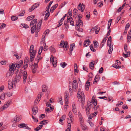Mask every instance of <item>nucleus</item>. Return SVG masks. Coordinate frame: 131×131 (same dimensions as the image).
<instances>
[{"instance_id":"obj_1","label":"nucleus","mask_w":131,"mask_h":131,"mask_svg":"<svg viewBox=\"0 0 131 131\" xmlns=\"http://www.w3.org/2000/svg\"><path fill=\"white\" fill-rule=\"evenodd\" d=\"M82 16L81 15L79 14L78 17L76 16L75 19H78V21H77L76 24V28L77 30L82 32L83 31V30L82 28H80L83 26V22L82 21L80 20V19L82 18Z\"/></svg>"},{"instance_id":"obj_2","label":"nucleus","mask_w":131,"mask_h":131,"mask_svg":"<svg viewBox=\"0 0 131 131\" xmlns=\"http://www.w3.org/2000/svg\"><path fill=\"white\" fill-rule=\"evenodd\" d=\"M77 96L79 101L82 103V107L84 109V106L83 103L85 101L84 95L83 92L81 91V89H78Z\"/></svg>"},{"instance_id":"obj_3","label":"nucleus","mask_w":131,"mask_h":131,"mask_svg":"<svg viewBox=\"0 0 131 131\" xmlns=\"http://www.w3.org/2000/svg\"><path fill=\"white\" fill-rule=\"evenodd\" d=\"M93 104L92 103H91L90 101H88L87 107H85V111L87 115H88L90 113V109L93 107Z\"/></svg>"},{"instance_id":"obj_4","label":"nucleus","mask_w":131,"mask_h":131,"mask_svg":"<svg viewBox=\"0 0 131 131\" xmlns=\"http://www.w3.org/2000/svg\"><path fill=\"white\" fill-rule=\"evenodd\" d=\"M39 61L37 60V61L35 59V62L32 66V71L33 73H35L38 67V63Z\"/></svg>"},{"instance_id":"obj_5","label":"nucleus","mask_w":131,"mask_h":131,"mask_svg":"<svg viewBox=\"0 0 131 131\" xmlns=\"http://www.w3.org/2000/svg\"><path fill=\"white\" fill-rule=\"evenodd\" d=\"M60 47L61 48H64L65 51L67 50V49L68 48V45L67 42H65L64 40H62L60 44Z\"/></svg>"},{"instance_id":"obj_6","label":"nucleus","mask_w":131,"mask_h":131,"mask_svg":"<svg viewBox=\"0 0 131 131\" xmlns=\"http://www.w3.org/2000/svg\"><path fill=\"white\" fill-rule=\"evenodd\" d=\"M95 97L93 96L92 98V100L91 103H92L93 104V108L94 110H96L99 108L98 106H96L97 104V102L96 99H95Z\"/></svg>"},{"instance_id":"obj_7","label":"nucleus","mask_w":131,"mask_h":131,"mask_svg":"<svg viewBox=\"0 0 131 131\" xmlns=\"http://www.w3.org/2000/svg\"><path fill=\"white\" fill-rule=\"evenodd\" d=\"M43 47L42 46L40 47V49L39 50L38 54L36 58L35 59L37 61V60H40L42 59V57L40 56V54L43 50Z\"/></svg>"},{"instance_id":"obj_8","label":"nucleus","mask_w":131,"mask_h":131,"mask_svg":"<svg viewBox=\"0 0 131 131\" xmlns=\"http://www.w3.org/2000/svg\"><path fill=\"white\" fill-rule=\"evenodd\" d=\"M21 74H22L23 80V83H25L26 81L27 76V73L26 71H24L23 72L21 71Z\"/></svg>"},{"instance_id":"obj_9","label":"nucleus","mask_w":131,"mask_h":131,"mask_svg":"<svg viewBox=\"0 0 131 131\" xmlns=\"http://www.w3.org/2000/svg\"><path fill=\"white\" fill-rule=\"evenodd\" d=\"M43 95L42 92H40L38 94L37 98L34 101V104L35 105L37 104L39 102V101L41 99V97Z\"/></svg>"},{"instance_id":"obj_10","label":"nucleus","mask_w":131,"mask_h":131,"mask_svg":"<svg viewBox=\"0 0 131 131\" xmlns=\"http://www.w3.org/2000/svg\"><path fill=\"white\" fill-rule=\"evenodd\" d=\"M50 61L52 62L53 66L54 67H56L57 66V59L55 57H54L53 55L51 56Z\"/></svg>"},{"instance_id":"obj_11","label":"nucleus","mask_w":131,"mask_h":131,"mask_svg":"<svg viewBox=\"0 0 131 131\" xmlns=\"http://www.w3.org/2000/svg\"><path fill=\"white\" fill-rule=\"evenodd\" d=\"M77 86V84H72L71 85H69V88L70 92L72 93V91H75Z\"/></svg>"},{"instance_id":"obj_12","label":"nucleus","mask_w":131,"mask_h":131,"mask_svg":"<svg viewBox=\"0 0 131 131\" xmlns=\"http://www.w3.org/2000/svg\"><path fill=\"white\" fill-rule=\"evenodd\" d=\"M34 46L32 45H31L29 51L30 56H35L36 52L35 50H33Z\"/></svg>"},{"instance_id":"obj_13","label":"nucleus","mask_w":131,"mask_h":131,"mask_svg":"<svg viewBox=\"0 0 131 131\" xmlns=\"http://www.w3.org/2000/svg\"><path fill=\"white\" fill-rule=\"evenodd\" d=\"M21 76L19 75H16L15 78L13 79V82L14 85L16 84L17 82H19L20 80Z\"/></svg>"},{"instance_id":"obj_14","label":"nucleus","mask_w":131,"mask_h":131,"mask_svg":"<svg viewBox=\"0 0 131 131\" xmlns=\"http://www.w3.org/2000/svg\"><path fill=\"white\" fill-rule=\"evenodd\" d=\"M11 103V101H8L6 102L4 106H3L1 109V111H2L3 110H4L7 108L10 105Z\"/></svg>"},{"instance_id":"obj_15","label":"nucleus","mask_w":131,"mask_h":131,"mask_svg":"<svg viewBox=\"0 0 131 131\" xmlns=\"http://www.w3.org/2000/svg\"><path fill=\"white\" fill-rule=\"evenodd\" d=\"M72 112L74 113L75 114L77 113V109L75 105V102H73L72 103Z\"/></svg>"},{"instance_id":"obj_16","label":"nucleus","mask_w":131,"mask_h":131,"mask_svg":"<svg viewBox=\"0 0 131 131\" xmlns=\"http://www.w3.org/2000/svg\"><path fill=\"white\" fill-rule=\"evenodd\" d=\"M21 119L20 117L18 115H16L12 119V121L14 123H16L19 121Z\"/></svg>"},{"instance_id":"obj_17","label":"nucleus","mask_w":131,"mask_h":131,"mask_svg":"<svg viewBox=\"0 0 131 131\" xmlns=\"http://www.w3.org/2000/svg\"><path fill=\"white\" fill-rule=\"evenodd\" d=\"M77 8L78 10H80L82 12H83L85 8V6L83 4H81L80 3L78 5Z\"/></svg>"},{"instance_id":"obj_18","label":"nucleus","mask_w":131,"mask_h":131,"mask_svg":"<svg viewBox=\"0 0 131 131\" xmlns=\"http://www.w3.org/2000/svg\"><path fill=\"white\" fill-rule=\"evenodd\" d=\"M43 19H41V20L38 23V24L37 26V30L36 31V32L37 33L39 31V30L40 28V26L42 24V21Z\"/></svg>"},{"instance_id":"obj_19","label":"nucleus","mask_w":131,"mask_h":131,"mask_svg":"<svg viewBox=\"0 0 131 131\" xmlns=\"http://www.w3.org/2000/svg\"><path fill=\"white\" fill-rule=\"evenodd\" d=\"M14 73V71L12 70H9V69L8 72L6 74V76L7 77H9L10 76H12L13 74Z\"/></svg>"},{"instance_id":"obj_20","label":"nucleus","mask_w":131,"mask_h":131,"mask_svg":"<svg viewBox=\"0 0 131 131\" xmlns=\"http://www.w3.org/2000/svg\"><path fill=\"white\" fill-rule=\"evenodd\" d=\"M14 84L13 82L11 81H9L8 82V88L9 89H11L13 87Z\"/></svg>"},{"instance_id":"obj_21","label":"nucleus","mask_w":131,"mask_h":131,"mask_svg":"<svg viewBox=\"0 0 131 131\" xmlns=\"http://www.w3.org/2000/svg\"><path fill=\"white\" fill-rule=\"evenodd\" d=\"M38 111V109L36 106H35L32 109V112L33 114L35 115Z\"/></svg>"},{"instance_id":"obj_22","label":"nucleus","mask_w":131,"mask_h":131,"mask_svg":"<svg viewBox=\"0 0 131 131\" xmlns=\"http://www.w3.org/2000/svg\"><path fill=\"white\" fill-rule=\"evenodd\" d=\"M65 102H68L69 98V95L67 92H66L65 94Z\"/></svg>"},{"instance_id":"obj_23","label":"nucleus","mask_w":131,"mask_h":131,"mask_svg":"<svg viewBox=\"0 0 131 131\" xmlns=\"http://www.w3.org/2000/svg\"><path fill=\"white\" fill-rule=\"evenodd\" d=\"M90 43V41L89 39L85 40L84 43V45L85 46V47L89 45Z\"/></svg>"},{"instance_id":"obj_24","label":"nucleus","mask_w":131,"mask_h":131,"mask_svg":"<svg viewBox=\"0 0 131 131\" xmlns=\"http://www.w3.org/2000/svg\"><path fill=\"white\" fill-rule=\"evenodd\" d=\"M66 115H62L59 121V123L61 124H62V122L66 118Z\"/></svg>"},{"instance_id":"obj_25","label":"nucleus","mask_w":131,"mask_h":131,"mask_svg":"<svg viewBox=\"0 0 131 131\" xmlns=\"http://www.w3.org/2000/svg\"><path fill=\"white\" fill-rule=\"evenodd\" d=\"M90 85V82H89L88 80L87 81L85 85V88L86 90L89 89Z\"/></svg>"},{"instance_id":"obj_26","label":"nucleus","mask_w":131,"mask_h":131,"mask_svg":"<svg viewBox=\"0 0 131 131\" xmlns=\"http://www.w3.org/2000/svg\"><path fill=\"white\" fill-rule=\"evenodd\" d=\"M31 31L32 33H34L36 30H37L36 28V26L35 25H33L32 26H31Z\"/></svg>"},{"instance_id":"obj_27","label":"nucleus","mask_w":131,"mask_h":131,"mask_svg":"<svg viewBox=\"0 0 131 131\" xmlns=\"http://www.w3.org/2000/svg\"><path fill=\"white\" fill-rule=\"evenodd\" d=\"M100 78L99 76V75H96L94 81L93 83L95 84V83H96L99 81Z\"/></svg>"},{"instance_id":"obj_28","label":"nucleus","mask_w":131,"mask_h":131,"mask_svg":"<svg viewBox=\"0 0 131 131\" xmlns=\"http://www.w3.org/2000/svg\"><path fill=\"white\" fill-rule=\"evenodd\" d=\"M68 123V125L67 126V129L66 130V131H70L71 127V124L70 123Z\"/></svg>"},{"instance_id":"obj_29","label":"nucleus","mask_w":131,"mask_h":131,"mask_svg":"<svg viewBox=\"0 0 131 131\" xmlns=\"http://www.w3.org/2000/svg\"><path fill=\"white\" fill-rule=\"evenodd\" d=\"M49 30L48 29L46 30L45 31V35H43L42 36V39H43L44 40H45V36H47L48 35V34H49Z\"/></svg>"},{"instance_id":"obj_30","label":"nucleus","mask_w":131,"mask_h":131,"mask_svg":"<svg viewBox=\"0 0 131 131\" xmlns=\"http://www.w3.org/2000/svg\"><path fill=\"white\" fill-rule=\"evenodd\" d=\"M16 68L15 66V64H14V63L12 64L11 65H10L9 69V70H13L14 71L15 69Z\"/></svg>"},{"instance_id":"obj_31","label":"nucleus","mask_w":131,"mask_h":131,"mask_svg":"<svg viewBox=\"0 0 131 131\" xmlns=\"http://www.w3.org/2000/svg\"><path fill=\"white\" fill-rule=\"evenodd\" d=\"M48 120H43L41 121L39 123L40 124L45 125L48 122Z\"/></svg>"},{"instance_id":"obj_32","label":"nucleus","mask_w":131,"mask_h":131,"mask_svg":"<svg viewBox=\"0 0 131 131\" xmlns=\"http://www.w3.org/2000/svg\"><path fill=\"white\" fill-rule=\"evenodd\" d=\"M46 11H47V12L45 17V20H46L47 19V18L49 17L50 14L49 10Z\"/></svg>"},{"instance_id":"obj_33","label":"nucleus","mask_w":131,"mask_h":131,"mask_svg":"<svg viewBox=\"0 0 131 131\" xmlns=\"http://www.w3.org/2000/svg\"><path fill=\"white\" fill-rule=\"evenodd\" d=\"M37 19H34L30 23V27L32 26V25H33L35 23H36L37 21Z\"/></svg>"},{"instance_id":"obj_34","label":"nucleus","mask_w":131,"mask_h":131,"mask_svg":"<svg viewBox=\"0 0 131 131\" xmlns=\"http://www.w3.org/2000/svg\"><path fill=\"white\" fill-rule=\"evenodd\" d=\"M53 2V1H51L49 3L48 6L47 7H46V11H48L49 10V9L50 8V7L51 5V4H52V3Z\"/></svg>"},{"instance_id":"obj_35","label":"nucleus","mask_w":131,"mask_h":131,"mask_svg":"<svg viewBox=\"0 0 131 131\" xmlns=\"http://www.w3.org/2000/svg\"><path fill=\"white\" fill-rule=\"evenodd\" d=\"M11 19L12 21H15L17 20L18 18V16H12L11 17Z\"/></svg>"},{"instance_id":"obj_36","label":"nucleus","mask_w":131,"mask_h":131,"mask_svg":"<svg viewBox=\"0 0 131 131\" xmlns=\"http://www.w3.org/2000/svg\"><path fill=\"white\" fill-rule=\"evenodd\" d=\"M5 93H3L0 96V99L1 100H3L5 98Z\"/></svg>"},{"instance_id":"obj_37","label":"nucleus","mask_w":131,"mask_h":131,"mask_svg":"<svg viewBox=\"0 0 131 131\" xmlns=\"http://www.w3.org/2000/svg\"><path fill=\"white\" fill-rule=\"evenodd\" d=\"M26 126V124L25 123H23L19 124L18 125V126L20 128H24Z\"/></svg>"},{"instance_id":"obj_38","label":"nucleus","mask_w":131,"mask_h":131,"mask_svg":"<svg viewBox=\"0 0 131 131\" xmlns=\"http://www.w3.org/2000/svg\"><path fill=\"white\" fill-rule=\"evenodd\" d=\"M49 49L51 52L54 53L55 52V50L54 48L52 46H51L49 48Z\"/></svg>"},{"instance_id":"obj_39","label":"nucleus","mask_w":131,"mask_h":131,"mask_svg":"<svg viewBox=\"0 0 131 131\" xmlns=\"http://www.w3.org/2000/svg\"><path fill=\"white\" fill-rule=\"evenodd\" d=\"M118 64L117 63H115L113 65V67L116 69H119L121 67V66H118Z\"/></svg>"},{"instance_id":"obj_40","label":"nucleus","mask_w":131,"mask_h":131,"mask_svg":"<svg viewBox=\"0 0 131 131\" xmlns=\"http://www.w3.org/2000/svg\"><path fill=\"white\" fill-rule=\"evenodd\" d=\"M35 17L34 16L32 15L28 16L27 17V19L28 21L32 20Z\"/></svg>"},{"instance_id":"obj_41","label":"nucleus","mask_w":131,"mask_h":131,"mask_svg":"<svg viewBox=\"0 0 131 131\" xmlns=\"http://www.w3.org/2000/svg\"><path fill=\"white\" fill-rule=\"evenodd\" d=\"M75 45L74 43L71 44L70 46V51H72L73 50V47L75 46Z\"/></svg>"},{"instance_id":"obj_42","label":"nucleus","mask_w":131,"mask_h":131,"mask_svg":"<svg viewBox=\"0 0 131 131\" xmlns=\"http://www.w3.org/2000/svg\"><path fill=\"white\" fill-rule=\"evenodd\" d=\"M109 49L108 50V52L109 54H110L112 52L113 50V45H112L111 46H109Z\"/></svg>"},{"instance_id":"obj_43","label":"nucleus","mask_w":131,"mask_h":131,"mask_svg":"<svg viewBox=\"0 0 131 131\" xmlns=\"http://www.w3.org/2000/svg\"><path fill=\"white\" fill-rule=\"evenodd\" d=\"M47 88L46 85H43L42 87V90L43 92H44L46 91V90Z\"/></svg>"},{"instance_id":"obj_44","label":"nucleus","mask_w":131,"mask_h":131,"mask_svg":"<svg viewBox=\"0 0 131 131\" xmlns=\"http://www.w3.org/2000/svg\"><path fill=\"white\" fill-rule=\"evenodd\" d=\"M21 26L25 28H27L29 27V26L27 25L24 23L21 24Z\"/></svg>"},{"instance_id":"obj_45","label":"nucleus","mask_w":131,"mask_h":131,"mask_svg":"<svg viewBox=\"0 0 131 131\" xmlns=\"http://www.w3.org/2000/svg\"><path fill=\"white\" fill-rule=\"evenodd\" d=\"M40 4V3H36L34 4L33 6L35 8H37L38 7Z\"/></svg>"},{"instance_id":"obj_46","label":"nucleus","mask_w":131,"mask_h":131,"mask_svg":"<svg viewBox=\"0 0 131 131\" xmlns=\"http://www.w3.org/2000/svg\"><path fill=\"white\" fill-rule=\"evenodd\" d=\"M62 97L60 96L58 98V100H59V103H60L61 105L63 104V103L62 102Z\"/></svg>"},{"instance_id":"obj_47","label":"nucleus","mask_w":131,"mask_h":131,"mask_svg":"<svg viewBox=\"0 0 131 131\" xmlns=\"http://www.w3.org/2000/svg\"><path fill=\"white\" fill-rule=\"evenodd\" d=\"M68 116L70 118H73V115L71 111H70L68 114Z\"/></svg>"},{"instance_id":"obj_48","label":"nucleus","mask_w":131,"mask_h":131,"mask_svg":"<svg viewBox=\"0 0 131 131\" xmlns=\"http://www.w3.org/2000/svg\"><path fill=\"white\" fill-rule=\"evenodd\" d=\"M94 63H92V62H90L89 65V67L91 69H93L94 66Z\"/></svg>"},{"instance_id":"obj_49","label":"nucleus","mask_w":131,"mask_h":131,"mask_svg":"<svg viewBox=\"0 0 131 131\" xmlns=\"http://www.w3.org/2000/svg\"><path fill=\"white\" fill-rule=\"evenodd\" d=\"M67 17V21L68 23H70V22H71V21H72V20H73V19L72 17H70L69 16H68Z\"/></svg>"},{"instance_id":"obj_50","label":"nucleus","mask_w":131,"mask_h":131,"mask_svg":"<svg viewBox=\"0 0 131 131\" xmlns=\"http://www.w3.org/2000/svg\"><path fill=\"white\" fill-rule=\"evenodd\" d=\"M67 65V63L65 62H62L60 63L61 66L63 68H64Z\"/></svg>"},{"instance_id":"obj_51","label":"nucleus","mask_w":131,"mask_h":131,"mask_svg":"<svg viewBox=\"0 0 131 131\" xmlns=\"http://www.w3.org/2000/svg\"><path fill=\"white\" fill-rule=\"evenodd\" d=\"M87 122L89 124L90 126L91 127H93L94 126L93 123L90 120H88L87 121Z\"/></svg>"},{"instance_id":"obj_52","label":"nucleus","mask_w":131,"mask_h":131,"mask_svg":"<svg viewBox=\"0 0 131 131\" xmlns=\"http://www.w3.org/2000/svg\"><path fill=\"white\" fill-rule=\"evenodd\" d=\"M90 47L92 51L94 52L96 51V50L94 49L93 46L92 45H90Z\"/></svg>"},{"instance_id":"obj_53","label":"nucleus","mask_w":131,"mask_h":131,"mask_svg":"<svg viewBox=\"0 0 131 131\" xmlns=\"http://www.w3.org/2000/svg\"><path fill=\"white\" fill-rule=\"evenodd\" d=\"M123 56L125 58H126L127 57H129L130 56V54L129 53L125 54V53H124Z\"/></svg>"},{"instance_id":"obj_54","label":"nucleus","mask_w":131,"mask_h":131,"mask_svg":"<svg viewBox=\"0 0 131 131\" xmlns=\"http://www.w3.org/2000/svg\"><path fill=\"white\" fill-rule=\"evenodd\" d=\"M130 27V24L129 23H127L126 24L125 27V29L126 30L128 29L129 27Z\"/></svg>"},{"instance_id":"obj_55","label":"nucleus","mask_w":131,"mask_h":131,"mask_svg":"<svg viewBox=\"0 0 131 131\" xmlns=\"http://www.w3.org/2000/svg\"><path fill=\"white\" fill-rule=\"evenodd\" d=\"M28 66V63H27L26 62L24 63L23 68L24 70L27 68Z\"/></svg>"},{"instance_id":"obj_56","label":"nucleus","mask_w":131,"mask_h":131,"mask_svg":"<svg viewBox=\"0 0 131 131\" xmlns=\"http://www.w3.org/2000/svg\"><path fill=\"white\" fill-rule=\"evenodd\" d=\"M6 26V24L3 23L0 26V28L1 29L3 28Z\"/></svg>"},{"instance_id":"obj_57","label":"nucleus","mask_w":131,"mask_h":131,"mask_svg":"<svg viewBox=\"0 0 131 131\" xmlns=\"http://www.w3.org/2000/svg\"><path fill=\"white\" fill-rule=\"evenodd\" d=\"M4 86L3 85H2L0 87V92H1L3 91L4 89Z\"/></svg>"},{"instance_id":"obj_58","label":"nucleus","mask_w":131,"mask_h":131,"mask_svg":"<svg viewBox=\"0 0 131 131\" xmlns=\"http://www.w3.org/2000/svg\"><path fill=\"white\" fill-rule=\"evenodd\" d=\"M32 117L35 122H38V120L36 117H34L33 115H32Z\"/></svg>"},{"instance_id":"obj_59","label":"nucleus","mask_w":131,"mask_h":131,"mask_svg":"<svg viewBox=\"0 0 131 131\" xmlns=\"http://www.w3.org/2000/svg\"><path fill=\"white\" fill-rule=\"evenodd\" d=\"M127 40L128 42H130L131 41V36H127Z\"/></svg>"},{"instance_id":"obj_60","label":"nucleus","mask_w":131,"mask_h":131,"mask_svg":"<svg viewBox=\"0 0 131 131\" xmlns=\"http://www.w3.org/2000/svg\"><path fill=\"white\" fill-rule=\"evenodd\" d=\"M93 116L92 114H90L89 116L88 120H91V119L93 117Z\"/></svg>"},{"instance_id":"obj_61","label":"nucleus","mask_w":131,"mask_h":131,"mask_svg":"<svg viewBox=\"0 0 131 131\" xmlns=\"http://www.w3.org/2000/svg\"><path fill=\"white\" fill-rule=\"evenodd\" d=\"M45 116V115L44 114H41L39 117V118L41 120Z\"/></svg>"},{"instance_id":"obj_62","label":"nucleus","mask_w":131,"mask_h":131,"mask_svg":"<svg viewBox=\"0 0 131 131\" xmlns=\"http://www.w3.org/2000/svg\"><path fill=\"white\" fill-rule=\"evenodd\" d=\"M121 19V17L120 16H119L117 17V19L116 20V23H118L119 20H120Z\"/></svg>"},{"instance_id":"obj_63","label":"nucleus","mask_w":131,"mask_h":131,"mask_svg":"<svg viewBox=\"0 0 131 131\" xmlns=\"http://www.w3.org/2000/svg\"><path fill=\"white\" fill-rule=\"evenodd\" d=\"M35 57V56H30V61L31 62L32 61H33Z\"/></svg>"},{"instance_id":"obj_64","label":"nucleus","mask_w":131,"mask_h":131,"mask_svg":"<svg viewBox=\"0 0 131 131\" xmlns=\"http://www.w3.org/2000/svg\"><path fill=\"white\" fill-rule=\"evenodd\" d=\"M103 69L102 67H101L99 71V73H102Z\"/></svg>"}]
</instances>
